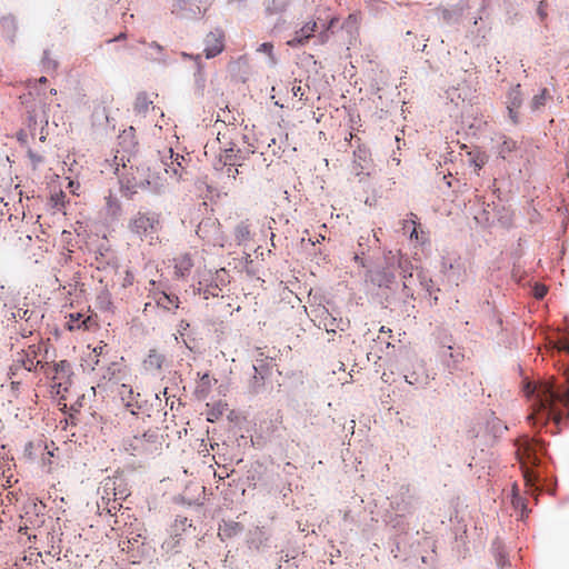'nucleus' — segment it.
<instances>
[{"label":"nucleus","mask_w":569,"mask_h":569,"mask_svg":"<svg viewBox=\"0 0 569 569\" xmlns=\"http://www.w3.org/2000/svg\"><path fill=\"white\" fill-rule=\"evenodd\" d=\"M546 292H547V289L543 286L536 287V289H535V297L538 298V299H541V298L545 297Z\"/></svg>","instance_id":"c9c22d12"},{"label":"nucleus","mask_w":569,"mask_h":569,"mask_svg":"<svg viewBox=\"0 0 569 569\" xmlns=\"http://www.w3.org/2000/svg\"><path fill=\"white\" fill-rule=\"evenodd\" d=\"M106 345L104 346H99L97 348L93 349V351L97 353V355H101L103 349H104Z\"/></svg>","instance_id":"37998d69"},{"label":"nucleus","mask_w":569,"mask_h":569,"mask_svg":"<svg viewBox=\"0 0 569 569\" xmlns=\"http://www.w3.org/2000/svg\"><path fill=\"white\" fill-rule=\"evenodd\" d=\"M0 28H2L8 33H13L16 31V21L13 17H4L0 19Z\"/></svg>","instance_id":"c756f323"},{"label":"nucleus","mask_w":569,"mask_h":569,"mask_svg":"<svg viewBox=\"0 0 569 569\" xmlns=\"http://www.w3.org/2000/svg\"><path fill=\"white\" fill-rule=\"evenodd\" d=\"M106 208H107V213L112 218L118 217L119 213L121 212L120 201L116 197H113L111 193L106 197Z\"/></svg>","instance_id":"5701e85b"},{"label":"nucleus","mask_w":569,"mask_h":569,"mask_svg":"<svg viewBox=\"0 0 569 569\" xmlns=\"http://www.w3.org/2000/svg\"><path fill=\"white\" fill-rule=\"evenodd\" d=\"M234 130H236L234 128H232V129L226 128V132H223V133H221L220 131L218 132V138H217V139H218L219 141H221V137H222V138H226V136H227L229 132L234 131Z\"/></svg>","instance_id":"58836bf2"},{"label":"nucleus","mask_w":569,"mask_h":569,"mask_svg":"<svg viewBox=\"0 0 569 569\" xmlns=\"http://www.w3.org/2000/svg\"><path fill=\"white\" fill-rule=\"evenodd\" d=\"M157 442V435L153 432H143L141 436H134L129 446L138 453L152 451Z\"/></svg>","instance_id":"423d86ee"},{"label":"nucleus","mask_w":569,"mask_h":569,"mask_svg":"<svg viewBox=\"0 0 569 569\" xmlns=\"http://www.w3.org/2000/svg\"><path fill=\"white\" fill-rule=\"evenodd\" d=\"M224 49V34L220 30L209 32L204 38V54L211 59L220 54Z\"/></svg>","instance_id":"20e7f679"},{"label":"nucleus","mask_w":569,"mask_h":569,"mask_svg":"<svg viewBox=\"0 0 569 569\" xmlns=\"http://www.w3.org/2000/svg\"><path fill=\"white\" fill-rule=\"evenodd\" d=\"M162 229L161 213L156 211H138L128 221L130 233L141 241L153 243Z\"/></svg>","instance_id":"f257e3e1"},{"label":"nucleus","mask_w":569,"mask_h":569,"mask_svg":"<svg viewBox=\"0 0 569 569\" xmlns=\"http://www.w3.org/2000/svg\"><path fill=\"white\" fill-rule=\"evenodd\" d=\"M174 271L179 277H186L193 267V258L190 253H180L174 259Z\"/></svg>","instance_id":"4468645a"},{"label":"nucleus","mask_w":569,"mask_h":569,"mask_svg":"<svg viewBox=\"0 0 569 569\" xmlns=\"http://www.w3.org/2000/svg\"><path fill=\"white\" fill-rule=\"evenodd\" d=\"M24 307H26V305L20 306V302H19L18 307L8 313L10 316L9 318L14 321L24 320L27 323H29L31 321L34 312Z\"/></svg>","instance_id":"f3484780"},{"label":"nucleus","mask_w":569,"mask_h":569,"mask_svg":"<svg viewBox=\"0 0 569 569\" xmlns=\"http://www.w3.org/2000/svg\"><path fill=\"white\" fill-rule=\"evenodd\" d=\"M38 81H39V83L44 84V83H47L48 80L46 77H41Z\"/></svg>","instance_id":"a18cd8bd"},{"label":"nucleus","mask_w":569,"mask_h":569,"mask_svg":"<svg viewBox=\"0 0 569 569\" xmlns=\"http://www.w3.org/2000/svg\"><path fill=\"white\" fill-rule=\"evenodd\" d=\"M333 322H335V319H332L329 325L325 323L326 330L328 332H336V329L333 327Z\"/></svg>","instance_id":"ea45409f"},{"label":"nucleus","mask_w":569,"mask_h":569,"mask_svg":"<svg viewBox=\"0 0 569 569\" xmlns=\"http://www.w3.org/2000/svg\"><path fill=\"white\" fill-rule=\"evenodd\" d=\"M52 368H53V371H54V376L52 377L53 387H56V386L61 387L62 383L61 382H56V381L62 379L66 376H68L69 370H70V365H69L68 361L62 360V361H60L58 363H54Z\"/></svg>","instance_id":"aec40b11"},{"label":"nucleus","mask_w":569,"mask_h":569,"mask_svg":"<svg viewBox=\"0 0 569 569\" xmlns=\"http://www.w3.org/2000/svg\"><path fill=\"white\" fill-rule=\"evenodd\" d=\"M520 100L515 99L510 106H508L509 117L511 118L513 123L518 122V112L517 109L520 107Z\"/></svg>","instance_id":"7c9ffc66"},{"label":"nucleus","mask_w":569,"mask_h":569,"mask_svg":"<svg viewBox=\"0 0 569 569\" xmlns=\"http://www.w3.org/2000/svg\"><path fill=\"white\" fill-rule=\"evenodd\" d=\"M516 149V141L512 139H506L499 147V154L502 158H506L508 154H510Z\"/></svg>","instance_id":"c85d7f7f"},{"label":"nucleus","mask_w":569,"mask_h":569,"mask_svg":"<svg viewBox=\"0 0 569 569\" xmlns=\"http://www.w3.org/2000/svg\"><path fill=\"white\" fill-rule=\"evenodd\" d=\"M107 489H112V490H116V481L113 480H108L106 483H104V490Z\"/></svg>","instance_id":"4c0bfd02"},{"label":"nucleus","mask_w":569,"mask_h":569,"mask_svg":"<svg viewBox=\"0 0 569 569\" xmlns=\"http://www.w3.org/2000/svg\"><path fill=\"white\" fill-rule=\"evenodd\" d=\"M317 29V23L315 21L307 22L299 31L296 32V36L290 39L287 44L295 48L298 46H303L311 37Z\"/></svg>","instance_id":"1a4fd4ad"},{"label":"nucleus","mask_w":569,"mask_h":569,"mask_svg":"<svg viewBox=\"0 0 569 569\" xmlns=\"http://www.w3.org/2000/svg\"><path fill=\"white\" fill-rule=\"evenodd\" d=\"M551 99V96L547 88H543L539 94H536L531 100V109L538 110L543 107L548 100Z\"/></svg>","instance_id":"393cba45"},{"label":"nucleus","mask_w":569,"mask_h":569,"mask_svg":"<svg viewBox=\"0 0 569 569\" xmlns=\"http://www.w3.org/2000/svg\"><path fill=\"white\" fill-rule=\"evenodd\" d=\"M556 348L559 351H563V352L568 353L569 352V340L568 339H560L559 341H557Z\"/></svg>","instance_id":"473e14b6"},{"label":"nucleus","mask_w":569,"mask_h":569,"mask_svg":"<svg viewBox=\"0 0 569 569\" xmlns=\"http://www.w3.org/2000/svg\"><path fill=\"white\" fill-rule=\"evenodd\" d=\"M240 150L237 148V146L233 142H227L226 147L223 148L222 152L220 153V161L228 167H236L240 166L239 160L240 157Z\"/></svg>","instance_id":"f8f14e48"},{"label":"nucleus","mask_w":569,"mask_h":569,"mask_svg":"<svg viewBox=\"0 0 569 569\" xmlns=\"http://www.w3.org/2000/svg\"><path fill=\"white\" fill-rule=\"evenodd\" d=\"M250 234V226L246 221L240 222L234 229V237L239 243L249 241Z\"/></svg>","instance_id":"4be33fe9"},{"label":"nucleus","mask_w":569,"mask_h":569,"mask_svg":"<svg viewBox=\"0 0 569 569\" xmlns=\"http://www.w3.org/2000/svg\"><path fill=\"white\" fill-rule=\"evenodd\" d=\"M150 104H152V101L148 98L147 93H139L136 98L134 110L139 113H144Z\"/></svg>","instance_id":"a878e982"},{"label":"nucleus","mask_w":569,"mask_h":569,"mask_svg":"<svg viewBox=\"0 0 569 569\" xmlns=\"http://www.w3.org/2000/svg\"><path fill=\"white\" fill-rule=\"evenodd\" d=\"M546 8H547V3L545 1H540L539 6H538V14L540 16V18L542 20L547 17Z\"/></svg>","instance_id":"f704fd0d"},{"label":"nucleus","mask_w":569,"mask_h":569,"mask_svg":"<svg viewBox=\"0 0 569 569\" xmlns=\"http://www.w3.org/2000/svg\"><path fill=\"white\" fill-rule=\"evenodd\" d=\"M194 59H196V61H199L201 59V57L198 54Z\"/></svg>","instance_id":"09e8293b"},{"label":"nucleus","mask_w":569,"mask_h":569,"mask_svg":"<svg viewBox=\"0 0 569 569\" xmlns=\"http://www.w3.org/2000/svg\"><path fill=\"white\" fill-rule=\"evenodd\" d=\"M210 3L211 0H177L173 11H190L193 14H200L201 9L203 8L206 11Z\"/></svg>","instance_id":"6e6552de"},{"label":"nucleus","mask_w":569,"mask_h":569,"mask_svg":"<svg viewBox=\"0 0 569 569\" xmlns=\"http://www.w3.org/2000/svg\"><path fill=\"white\" fill-rule=\"evenodd\" d=\"M150 179L149 176L146 174L143 169L137 168L133 172L130 173V177L127 178L126 184L129 190L137 192L138 189H143L149 186Z\"/></svg>","instance_id":"9d476101"},{"label":"nucleus","mask_w":569,"mask_h":569,"mask_svg":"<svg viewBox=\"0 0 569 569\" xmlns=\"http://www.w3.org/2000/svg\"><path fill=\"white\" fill-rule=\"evenodd\" d=\"M113 495H114L113 506H112L111 508H108V512H109V513L111 512V510H112V509H113V510H116V509L118 508V506L120 507V505H119V503H118V505H116V501H117V499H118V493H117V492H114ZM124 496H126V495H124L123 492H120V493H119V499H122Z\"/></svg>","instance_id":"e433bc0d"},{"label":"nucleus","mask_w":569,"mask_h":569,"mask_svg":"<svg viewBox=\"0 0 569 569\" xmlns=\"http://www.w3.org/2000/svg\"><path fill=\"white\" fill-rule=\"evenodd\" d=\"M156 302L159 307L172 311L178 309L179 307V298L177 296H169L164 292H161L157 298Z\"/></svg>","instance_id":"dca6fc26"},{"label":"nucleus","mask_w":569,"mask_h":569,"mask_svg":"<svg viewBox=\"0 0 569 569\" xmlns=\"http://www.w3.org/2000/svg\"><path fill=\"white\" fill-rule=\"evenodd\" d=\"M380 332H388V333H390L391 329H386L385 327H381Z\"/></svg>","instance_id":"49530a36"},{"label":"nucleus","mask_w":569,"mask_h":569,"mask_svg":"<svg viewBox=\"0 0 569 569\" xmlns=\"http://www.w3.org/2000/svg\"><path fill=\"white\" fill-rule=\"evenodd\" d=\"M166 356L163 353L157 349H150L142 366L147 372L158 373L161 371Z\"/></svg>","instance_id":"0eeeda50"},{"label":"nucleus","mask_w":569,"mask_h":569,"mask_svg":"<svg viewBox=\"0 0 569 569\" xmlns=\"http://www.w3.org/2000/svg\"><path fill=\"white\" fill-rule=\"evenodd\" d=\"M82 318V315L81 313H70L69 315V319H68V322H67V327L70 331H73V330H78V329H89V321H90V317L81 320Z\"/></svg>","instance_id":"a211bd4d"},{"label":"nucleus","mask_w":569,"mask_h":569,"mask_svg":"<svg viewBox=\"0 0 569 569\" xmlns=\"http://www.w3.org/2000/svg\"><path fill=\"white\" fill-rule=\"evenodd\" d=\"M536 442L527 440L518 448V456L522 467L525 485L527 487V491L532 493L535 491L533 487L537 480V475L530 466H536L539 462V458L536 453Z\"/></svg>","instance_id":"f03ea898"},{"label":"nucleus","mask_w":569,"mask_h":569,"mask_svg":"<svg viewBox=\"0 0 569 569\" xmlns=\"http://www.w3.org/2000/svg\"><path fill=\"white\" fill-rule=\"evenodd\" d=\"M406 381L416 388H426L430 377L423 366L419 365L412 372L405 376Z\"/></svg>","instance_id":"9b49d317"},{"label":"nucleus","mask_w":569,"mask_h":569,"mask_svg":"<svg viewBox=\"0 0 569 569\" xmlns=\"http://www.w3.org/2000/svg\"><path fill=\"white\" fill-rule=\"evenodd\" d=\"M308 89H309V87H307V88L301 87V81L295 80L292 88H291V92L295 97L299 98L300 101L306 102L308 100V96H307Z\"/></svg>","instance_id":"cd10ccee"},{"label":"nucleus","mask_w":569,"mask_h":569,"mask_svg":"<svg viewBox=\"0 0 569 569\" xmlns=\"http://www.w3.org/2000/svg\"><path fill=\"white\" fill-rule=\"evenodd\" d=\"M418 222H417V216L415 213H410V219H406L402 222V230L405 232H410V239L418 240Z\"/></svg>","instance_id":"412c9836"},{"label":"nucleus","mask_w":569,"mask_h":569,"mask_svg":"<svg viewBox=\"0 0 569 569\" xmlns=\"http://www.w3.org/2000/svg\"><path fill=\"white\" fill-rule=\"evenodd\" d=\"M445 272H446L448 279L455 281L456 284L465 281L466 277H467L466 269L461 264L460 259H457L456 263H450Z\"/></svg>","instance_id":"2eb2a0df"},{"label":"nucleus","mask_w":569,"mask_h":569,"mask_svg":"<svg viewBox=\"0 0 569 569\" xmlns=\"http://www.w3.org/2000/svg\"><path fill=\"white\" fill-rule=\"evenodd\" d=\"M257 51L268 54L271 61L274 62L273 44L271 42L261 43Z\"/></svg>","instance_id":"2f4dec72"},{"label":"nucleus","mask_w":569,"mask_h":569,"mask_svg":"<svg viewBox=\"0 0 569 569\" xmlns=\"http://www.w3.org/2000/svg\"><path fill=\"white\" fill-rule=\"evenodd\" d=\"M469 163L480 170L487 162V156L481 151L468 152Z\"/></svg>","instance_id":"bb28decb"},{"label":"nucleus","mask_w":569,"mask_h":569,"mask_svg":"<svg viewBox=\"0 0 569 569\" xmlns=\"http://www.w3.org/2000/svg\"><path fill=\"white\" fill-rule=\"evenodd\" d=\"M126 39V33H120L114 40Z\"/></svg>","instance_id":"c03bdc74"},{"label":"nucleus","mask_w":569,"mask_h":569,"mask_svg":"<svg viewBox=\"0 0 569 569\" xmlns=\"http://www.w3.org/2000/svg\"><path fill=\"white\" fill-rule=\"evenodd\" d=\"M169 152H170V159H172V161L170 164L166 163L167 168L164 170L167 173L172 172L173 176H176L177 178L180 179L183 173V168H182L179 159L183 160V157H180L178 153L174 156L172 152V149H170Z\"/></svg>","instance_id":"6ab92c4d"},{"label":"nucleus","mask_w":569,"mask_h":569,"mask_svg":"<svg viewBox=\"0 0 569 569\" xmlns=\"http://www.w3.org/2000/svg\"><path fill=\"white\" fill-rule=\"evenodd\" d=\"M237 173H238V169L237 168H234V167H229L228 168V176L229 177L236 178Z\"/></svg>","instance_id":"a19ab883"},{"label":"nucleus","mask_w":569,"mask_h":569,"mask_svg":"<svg viewBox=\"0 0 569 569\" xmlns=\"http://www.w3.org/2000/svg\"><path fill=\"white\" fill-rule=\"evenodd\" d=\"M51 94H57V90L56 89H51Z\"/></svg>","instance_id":"de8ad7c7"},{"label":"nucleus","mask_w":569,"mask_h":569,"mask_svg":"<svg viewBox=\"0 0 569 569\" xmlns=\"http://www.w3.org/2000/svg\"><path fill=\"white\" fill-rule=\"evenodd\" d=\"M0 301L2 302L6 315L14 310L20 302V292L10 286H0Z\"/></svg>","instance_id":"39448f33"},{"label":"nucleus","mask_w":569,"mask_h":569,"mask_svg":"<svg viewBox=\"0 0 569 569\" xmlns=\"http://www.w3.org/2000/svg\"><path fill=\"white\" fill-rule=\"evenodd\" d=\"M66 198L63 192L51 196V201L54 202V207L63 206V199Z\"/></svg>","instance_id":"72a5a7b5"},{"label":"nucleus","mask_w":569,"mask_h":569,"mask_svg":"<svg viewBox=\"0 0 569 569\" xmlns=\"http://www.w3.org/2000/svg\"><path fill=\"white\" fill-rule=\"evenodd\" d=\"M150 47L154 48L158 52H162V50H163V48L157 42H151Z\"/></svg>","instance_id":"79ce46f5"},{"label":"nucleus","mask_w":569,"mask_h":569,"mask_svg":"<svg viewBox=\"0 0 569 569\" xmlns=\"http://www.w3.org/2000/svg\"><path fill=\"white\" fill-rule=\"evenodd\" d=\"M373 281L379 287H386L389 288L390 284L395 282V274L391 271L382 270L381 272H378L373 279Z\"/></svg>","instance_id":"b1692460"},{"label":"nucleus","mask_w":569,"mask_h":569,"mask_svg":"<svg viewBox=\"0 0 569 569\" xmlns=\"http://www.w3.org/2000/svg\"><path fill=\"white\" fill-rule=\"evenodd\" d=\"M41 350L40 346H29L24 351V356L21 359L22 366L28 371L37 370L38 366L41 365V360L38 359L39 352Z\"/></svg>","instance_id":"ddd939ff"},{"label":"nucleus","mask_w":569,"mask_h":569,"mask_svg":"<svg viewBox=\"0 0 569 569\" xmlns=\"http://www.w3.org/2000/svg\"><path fill=\"white\" fill-rule=\"evenodd\" d=\"M370 151L366 147H358L353 151V160L349 169V173L353 179L362 181L369 176V169L371 167Z\"/></svg>","instance_id":"7ed1b4c3"}]
</instances>
